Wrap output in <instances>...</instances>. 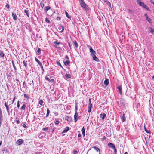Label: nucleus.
<instances>
[{
  "mask_svg": "<svg viewBox=\"0 0 154 154\" xmlns=\"http://www.w3.org/2000/svg\"><path fill=\"white\" fill-rule=\"evenodd\" d=\"M136 2L139 6L143 7L148 11H149L148 6L146 5L143 2H141V0H136Z\"/></svg>",
  "mask_w": 154,
  "mask_h": 154,
  "instance_id": "obj_1",
  "label": "nucleus"
},
{
  "mask_svg": "<svg viewBox=\"0 0 154 154\" xmlns=\"http://www.w3.org/2000/svg\"><path fill=\"white\" fill-rule=\"evenodd\" d=\"M80 4L81 7L86 11H88L89 10V8L88 7L86 4L84 2V0H79Z\"/></svg>",
  "mask_w": 154,
  "mask_h": 154,
  "instance_id": "obj_2",
  "label": "nucleus"
},
{
  "mask_svg": "<svg viewBox=\"0 0 154 154\" xmlns=\"http://www.w3.org/2000/svg\"><path fill=\"white\" fill-rule=\"evenodd\" d=\"M108 146L109 147L113 149L115 151V154H116L117 149L116 148V147L113 143H110L108 144Z\"/></svg>",
  "mask_w": 154,
  "mask_h": 154,
  "instance_id": "obj_3",
  "label": "nucleus"
},
{
  "mask_svg": "<svg viewBox=\"0 0 154 154\" xmlns=\"http://www.w3.org/2000/svg\"><path fill=\"white\" fill-rule=\"evenodd\" d=\"M87 47L89 48L90 52L91 54L92 55L96 54V52L92 49L91 46L88 45Z\"/></svg>",
  "mask_w": 154,
  "mask_h": 154,
  "instance_id": "obj_4",
  "label": "nucleus"
},
{
  "mask_svg": "<svg viewBox=\"0 0 154 154\" xmlns=\"http://www.w3.org/2000/svg\"><path fill=\"white\" fill-rule=\"evenodd\" d=\"M5 106L6 107L8 114V115H10V107L9 105H8L6 102H5L4 104Z\"/></svg>",
  "mask_w": 154,
  "mask_h": 154,
  "instance_id": "obj_5",
  "label": "nucleus"
},
{
  "mask_svg": "<svg viewBox=\"0 0 154 154\" xmlns=\"http://www.w3.org/2000/svg\"><path fill=\"white\" fill-rule=\"evenodd\" d=\"M45 79L46 80L51 83H53L54 82V79H50L47 76H46L45 77Z\"/></svg>",
  "mask_w": 154,
  "mask_h": 154,
  "instance_id": "obj_6",
  "label": "nucleus"
},
{
  "mask_svg": "<svg viewBox=\"0 0 154 154\" xmlns=\"http://www.w3.org/2000/svg\"><path fill=\"white\" fill-rule=\"evenodd\" d=\"M75 113L74 116V122H75L77 121L78 119V118H77L78 113L77 112H75Z\"/></svg>",
  "mask_w": 154,
  "mask_h": 154,
  "instance_id": "obj_7",
  "label": "nucleus"
},
{
  "mask_svg": "<svg viewBox=\"0 0 154 154\" xmlns=\"http://www.w3.org/2000/svg\"><path fill=\"white\" fill-rule=\"evenodd\" d=\"M23 142V140L22 139H19L16 142L17 144L19 145H21Z\"/></svg>",
  "mask_w": 154,
  "mask_h": 154,
  "instance_id": "obj_8",
  "label": "nucleus"
},
{
  "mask_svg": "<svg viewBox=\"0 0 154 154\" xmlns=\"http://www.w3.org/2000/svg\"><path fill=\"white\" fill-rule=\"evenodd\" d=\"M65 120L69 122H70L72 121V118L71 117L69 116H66L65 117Z\"/></svg>",
  "mask_w": 154,
  "mask_h": 154,
  "instance_id": "obj_9",
  "label": "nucleus"
},
{
  "mask_svg": "<svg viewBox=\"0 0 154 154\" xmlns=\"http://www.w3.org/2000/svg\"><path fill=\"white\" fill-rule=\"evenodd\" d=\"M106 116V114L104 113L103 114H101L100 115V117L103 120L104 118Z\"/></svg>",
  "mask_w": 154,
  "mask_h": 154,
  "instance_id": "obj_10",
  "label": "nucleus"
},
{
  "mask_svg": "<svg viewBox=\"0 0 154 154\" xmlns=\"http://www.w3.org/2000/svg\"><path fill=\"white\" fill-rule=\"evenodd\" d=\"M117 88L118 89L119 92L121 94H122V87L121 85L117 87Z\"/></svg>",
  "mask_w": 154,
  "mask_h": 154,
  "instance_id": "obj_11",
  "label": "nucleus"
},
{
  "mask_svg": "<svg viewBox=\"0 0 154 154\" xmlns=\"http://www.w3.org/2000/svg\"><path fill=\"white\" fill-rule=\"evenodd\" d=\"M92 57L93 59L97 62H98L99 61L98 58L96 57L95 54L92 55Z\"/></svg>",
  "mask_w": 154,
  "mask_h": 154,
  "instance_id": "obj_12",
  "label": "nucleus"
},
{
  "mask_svg": "<svg viewBox=\"0 0 154 154\" xmlns=\"http://www.w3.org/2000/svg\"><path fill=\"white\" fill-rule=\"evenodd\" d=\"M92 104H88V112L90 113L91 112V108H92Z\"/></svg>",
  "mask_w": 154,
  "mask_h": 154,
  "instance_id": "obj_13",
  "label": "nucleus"
},
{
  "mask_svg": "<svg viewBox=\"0 0 154 154\" xmlns=\"http://www.w3.org/2000/svg\"><path fill=\"white\" fill-rule=\"evenodd\" d=\"M58 29L59 30H61L60 32L62 33L64 31V27L62 25H60L58 27Z\"/></svg>",
  "mask_w": 154,
  "mask_h": 154,
  "instance_id": "obj_14",
  "label": "nucleus"
},
{
  "mask_svg": "<svg viewBox=\"0 0 154 154\" xmlns=\"http://www.w3.org/2000/svg\"><path fill=\"white\" fill-rule=\"evenodd\" d=\"M12 16L14 20H17V15L14 12H13L12 13Z\"/></svg>",
  "mask_w": 154,
  "mask_h": 154,
  "instance_id": "obj_15",
  "label": "nucleus"
},
{
  "mask_svg": "<svg viewBox=\"0 0 154 154\" xmlns=\"http://www.w3.org/2000/svg\"><path fill=\"white\" fill-rule=\"evenodd\" d=\"M104 84L107 86L109 83V80L108 79H107L105 80L104 82Z\"/></svg>",
  "mask_w": 154,
  "mask_h": 154,
  "instance_id": "obj_16",
  "label": "nucleus"
},
{
  "mask_svg": "<svg viewBox=\"0 0 154 154\" xmlns=\"http://www.w3.org/2000/svg\"><path fill=\"white\" fill-rule=\"evenodd\" d=\"M69 127H66L63 130V131L62 132V133H65L66 132L69 130Z\"/></svg>",
  "mask_w": 154,
  "mask_h": 154,
  "instance_id": "obj_17",
  "label": "nucleus"
},
{
  "mask_svg": "<svg viewBox=\"0 0 154 154\" xmlns=\"http://www.w3.org/2000/svg\"><path fill=\"white\" fill-rule=\"evenodd\" d=\"M104 2L106 3L107 5L109 6L111 8V3L108 1L107 0H104Z\"/></svg>",
  "mask_w": 154,
  "mask_h": 154,
  "instance_id": "obj_18",
  "label": "nucleus"
},
{
  "mask_svg": "<svg viewBox=\"0 0 154 154\" xmlns=\"http://www.w3.org/2000/svg\"><path fill=\"white\" fill-rule=\"evenodd\" d=\"M24 12L26 14V15L28 17H29V11H28L26 10H25L24 11Z\"/></svg>",
  "mask_w": 154,
  "mask_h": 154,
  "instance_id": "obj_19",
  "label": "nucleus"
},
{
  "mask_svg": "<svg viewBox=\"0 0 154 154\" xmlns=\"http://www.w3.org/2000/svg\"><path fill=\"white\" fill-rule=\"evenodd\" d=\"M24 97L26 98L27 100H28L29 98V95L26 94H24Z\"/></svg>",
  "mask_w": 154,
  "mask_h": 154,
  "instance_id": "obj_20",
  "label": "nucleus"
},
{
  "mask_svg": "<svg viewBox=\"0 0 154 154\" xmlns=\"http://www.w3.org/2000/svg\"><path fill=\"white\" fill-rule=\"evenodd\" d=\"M23 63L24 66H25V68L26 69H27V61L23 60Z\"/></svg>",
  "mask_w": 154,
  "mask_h": 154,
  "instance_id": "obj_21",
  "label": "nucleus"
},
{
  "mask_svg": "<svg viewBox=\"0 0 154 154\" xmlns=\"http://www.w3.org/2000/svg\"><path fill=\"white\" fill-rule=\"evenodd\" d=\"M81 131L82 132V134L83 135V136L84 137L85 136V131L84 127H83L82 128Z\"/></svg>",
  "mask_w": 154,
  "mask_h": 154,
  "instance_id": "obj_22",
  "label": "nucleus"
},
{
  "mask_svg": "<svg viewBox=\"0 0 154 154\" xmlns=\"http://www.w3.org/2000/svg\"><path fill=\"white\" fill-rule=\"evenodd\" d=\"M69 63H70V61L69 60H66L64 62V65L66 66H68L69 65Z\"/></svg>",
  "mask_w": 154,
  "mask_h": 154,
  "instance_id": "obj_23",
  "label": "nucleus"
},
{
  "mask_svg": "<svg viewBox=\"0 0 154 154\" xmlns=\"http://www.w3.org/2000/svg\"><path fill=\"white\" fill-rule=\"evenodd\" d=\"M26 105L25 104H23L21 108V109L22 110H24L26 107Z\"/></svg>",
  "mask_w": 154,
  "mask_h": 154,
  "instance_id": "obj_24",
  "label": "nucleus"
},
{
  "mask_svg": "<svg viewBox=\"0 0 154 154\" xmlns=\"http://www.w3.org/2000/svg\"><path fill=\"white\" fill-rule=\"evenodd\" d=\"M73 43L74 45L75 46V47L76 48H77L78 47V45L76 41L75 40L73 42Z\"/></svg>",
  "mask_w": 154,
  "mask_h": 154,
  "instance_id": "obj_25",
  "label": "nucleus"
},
{
  "mask_svg": "<svg viewBox=\"0 0 154 154\" xmlns=\"http://www.w3.org/2000/svg\"><path fill=\"white\" fill-rule=\"evenodd\" d=\"M39 104L43 106L44 105V102L42 100H40L39 101Z\"/></svg>",
  "mask_w": 154,
  "mask_h": 154,
  "instance_id": "obj_26",
  "label": "nucleus"
},
{
  "mask_svg": "<svg viewBox=\"0 0 154 154\" xmlns=\"http://www.w3.org/2000/svg\"><path fill=\"white\" fill-rule=\"evenodd\" d=\"M57 64L61 68H62V69H63V70H65V69H64L63 68V66H62V65H61V64H60V63L58 61H57Z\"/></svg>",
  "mask_w": 154,
  "mask_h": 154,
  "instance_id": "obj_27",
  "label": "nucleus"
},
{
  "mask_svg": "<svg viewBox=\"0 0 154 154\" xmlns=\"http://www.w3.org/2000/svg\"><path fill=\"white\" fill-rule=\"evenodd\" d=\"M5 55V54L4 53L3 51H0V56L2 57H4V56Z\"/></svg>",
  "mask_w": 154,
  "mask_h": 154,
  "instance_id": "obj_28",
  "label": "nucleus"
},
{
  "mask_svg": "<svg viewBox=\"0 0 154 154\" xmlns=\"http://www.w3.org/2000/svg\"><path fill=\"white\" fill-rule=\"evenodd\" d=\"M12 63L13 67L14 68V69L15 71H16L17 69L16 67V66H15V65H14V61L12 60Z\"/></svg>",
  "mask_w": 154,
  "mask_h": 154,
  "instance_id": "obj_29",
  "label": "nucleus"
},
{
  "mask_svg": "<svg viewBox=\"0 0 154 154\" xmlns=\"http://www.w3.org/2000/svg\"><path fill=\"white\" fill-rule=\"evenodd\" d=\"M111 133L110 131H108L106 134V136L108 137H110L111 136Z\"/></svg>",
  "mask_w": 154,
  "mask_h": 154,
  "instance_id": "obj_30",
  "label": "nucleus"
},
{
  "mask_svg": "<svg viewBox=\"0 0 154 154\" xmlns=\"http://www.w3.org/2000/svg\"><path fill=\"white\" fill-rule=\"evenodd\" d=\"M51 9L50 7L49 6H46L44 8V10L45 11H47L48 10H50Z\"/></svg>",
  "mask_w": 154,
  "mask_h": 154,
  "instance_id": "obj_31",
  "label": "nucleus"
},
{
  "mask_svg": "<svg viewBox=\"0 0 154 154\" xmlns=\"http://www.w3.org/2000/svg\"><path fill=\"white\" fill-rule=\"evenodd\" d=\"M35 60L37 62L38 64L40 65L42 64V63L39 61V60L36 57L35 58Z\"/></svg>",
  "mask_w": 154,
  "mask_h": 154,
  "instance_id": "obj_32",
  "label": "nucleus"
},
{
  "mask_svg": "<svg viewBox=\"0 0 154 154\" xmlns=\"http://www.w3.org/2000/svg\"><path fill=\"white\" fill-rule=\"evenodd\" d=\"M65 77L67 79L70 78L71 77V75L70 74H66Z\"/></svg>",
  "mask_w": 154,
  "mask_h": 154,
  "instance_id": "obj_33",
  "label": "nucleus"
},
{
  "mask_svg": "<svg viewBox=\"0 0 154 154\" xmlns=\"http://www.w3.org/2000/svg\"><path fill=\"white\" fill-rule=\"evenodd\" d=\"M149 30L150 32L152 33H153L154 32V30L151 27H149Z\"/></svg>",
  "mask_w": 154,
  "mask_h": 154,
  "instance_id": "obj_34",
  "label": "nucleus"
},
{
  "mask_svg": "<svg viewBox=\"0 0 154 154\" xmlns=\"http://www.w3.org/2000/svg\"><path fill=\"white\" fill-rule=\"evenodd\" d=\"M120 102L121 105L124 106L125 105V102L123 100H121Z\"/></svg>",
  "mask_w": 154,
  "mask_h": 154,
  "instance_id": "obj_35",
  "label": "nucleus"
},
{
  "mask_svg": "<svg viewBox=\"0 0 154 154\" xmlns=\"http://www.w3.org/2000/svg\"><path fill=\"white\" fill-rule=\"evenodd\" d=\"M126 118L124 114H123L122 116V122H124L125 121Z\"/></svg>",
  "mask_w": 154,
  "mask_h": 154,
  "instance_id": "obj_36",
  "label": "nucleus"
},
{
  "mask_svg": "<svg viewBox=\"0 0 154 154\" xmlns=\"http://www.w3.org/2000/svg\"><path fill=\"white\" fill-rule=\"evenodd\" d=\"M146 20L150 23H151V20L150 18H149L148 17H147L146 18Z\"/></svg>",
  "mask_w": 154,
  "mask_h": 154,
  "instance_id": "obj_37",
  "label": "nucleus"
},
{
  "mask_svg": "<svg viewBox=\"0 0 154 154\" xmlns=\"http://www.w3.org/2000/svg\"><path fill=\"white\" fill-rule=\"evenodd\" d=\"M94 149L96 150L97 152H100V149L97 146H94Z\"/></svg>",
  "mask_w": 154,
  "mask_h": 154,
  "instance_id": "obj_38",
  "label": "nucleus"
},
{
  "mask_svg": "<svg viewBox=\"0 0 154 154\" xmlns=\"http://www.w3.org/2000/svg\"><path fill=\"white\" fill-rule=\"evenodd\" d=\"M39 66H40V67L42 69V72H44V69H43V66H42V63Z\"/></svg>",
  "mask_w": 154,
  "mask_h": 154,
  "instance_id": "obj_39",
  "label": "nucleus"
},
{
  "mask_svg": "<svg viewBox=\"0 0 154 154\" xmlns=\"http://www.w3.org/2000/svg\"><path fill=\"white\" fill-rule=\"evenodd\" d=\"M106 136H104L101 139V140L102 141H104L106 140Z\"/></svg>",
  "mask_w": 154,
  "mask_h": 154,
  "instance_id": "obj_40",
  "label": "nucleus"
},
{
  "mask_svg": "<svg viewBox=\"0 0 154 154\" xmlns=\"http://www.w3.org/2000/svg\"><path fill=\"white\" fill-rule=\"evenodd\" d=\"M47 112L46 117H48L50 113V110L48 109H47Z\"/></svg>",
  "mask_w": 154,
  "mask_h": 154,
  "instance_id": "obj_41",
  "label": "nucleus"
},
{
  "mask_svg": "<svg viewBox=\"0 0 154 154\" xmlns=\"http://www.w3.org/2000/svg\"><path fill=\"white\" fill-rule=\"evenodd\" d=\"M65 14H66V17L68 18H70L71 17L70 16H69V15H68V13L66 11H65Z\"/></svg>",
  "mask_w": 154,
  "mask_h": 154,
  "instance_id": "obj_42",
  "label": "nucleus"
},
{
  "mask_svg": "<svg viewBox=\"0 0 154 154\" xmlns=\"http://www.w3.org/2000/svg\"><path fill=\"white\" fill-rule=\"evenodd\" d=\"M45 20L47 23H50V21L47 18H46L45 19Z\"/></svg>",
  "mask_w": 154,
  "mask_h": 154,
  "instance_id": "obj_43",
  "label": "nucleus"
},
{
  "mask_svg": "<svg viewBox=\"0 0 154 154\" xmlns=\"http://www.w3.org/2000/svg\"><path fill=\"white\" fill-rule=\"evenodd\" d=\"M77 110H78V107L76 105L75 106V112H77Z\"/></svg>",
  "mask_w": 154,
  "mask_h": 154,
  "instance_id": "obj_44",
  "label": "nucleus"
},
{
  "mask_svg": "<svg viewBox=\"0 0 154 154\" xmlns=\"http://www.w3.org/2000/svg\"><path fill=\"white\" fill-rule=\"evenodd\" d=\"M48 129L49 128L48 127H45L43 128V130L44 131H47L48 130Z\"/></svg>",
  "mask_w": 154,
  "mask_h": 154,
  "instance_id": "obj_45",
  "label": "nucleus"
},
{
  "mask_svg": "<svg viewBox=\"0 0 154 154\" xmlns=\"http://www.w3.org/2000/svg\"><path fill=\"white\" fill-rule=\"evenodd\" d=\"M40 5L42 8H43L44 6V4L43 3L41 2L40 3Z\"/></svg>",
  "mask_w": 154,
  "mask_h": 154,
  "instance_id": "obj_46",
  "label": "nucleus"
},
{
  "mask_svg": "<svg viewBox=\"0 0 154 154\" xmlns=\"http://www.w3.org/2000/svg\"><path fill=\"white\" fill-rule=\"evenodd\" d=\"M17 107L19 109L20 107V101L19 100L17 102Z\"/></svg>",
  "mask_w": 154,
  "mask_h": 154,
  "instance_id": "obj_47",
  "label": "nucleus"
},
{
  "mask_svg": "<svg viewBox=\"0 0 154 154\" xmlns=\"http://www.w3.org/2000/svg\"><path fill=\"white\" fill-rule=\"evenodd\" d=\"M54 43L55 44H57L58 45H59L60 44V42H58L57 41H55L54 42Z\"/></svg>",
  "mask_w": 154,
  "mask_h": 154,
  "instance_id": "obj_48",
  "label": "nucleus"
},
{
  "mask_svg": "<svg viewBox=\"0 0 154 154\" xmlns=\"http://www.w3.org/2000/svg\"><path fill=\"white\" fill-rule=\"evenodd\" d=\"M78 152L77 150H75L73 152V154H77Z\"/></svg>",
  "mask_w": 154,
  "mask_h": 154,
  "instance_id": "obj_49",
  "label": "nucleus"
},
{
  "mask_svg": "<svg viewBox=\"0 0 154 154\" xmlns=\"http://www.w3.org/2000/svg\"><path fill=\"white\" fill-rule=\"evenodd\" d=\"M41 49L40 48H38V49L37 50V52H38V53H40L41 52Z\"/></svg>",
  "mask_w": 154,
  "mask_h": 154,
  "instance_id": "obj_50",
  "label": "nucleus"
},
{
  "mask_svg": "<svg viewBox=\"0 0 154 154\" xmlns=\"http://www.w3.org/2000/svg\"><path fill=\"white\" fill-rule=\"evenodd\" d=\"M59 123V121H58V120H56L55 122V124L56 125H57Z\"/></svg>",
  "mask_w": 154,
  "mask_h": 154,
  "instance_id": "obj_51",
  "label": "nucleus"
},
{
  "mask_svg": "<svg viewBox=\"0 0 154 154\" xmlns=\"http://www.w3.org/2000/svg\"><path fill=\"white\" fill-rule=\"evenodd\" d=\"M6 7L8 9L10 8L9 7V5L8 4H7L6 5Z\"/></svg>",
  "mask_w": 154,
  "mask_h": 154,
  "instance_id": "obj_52",
  "label": "nucleus"
},
{
  "mask_svg": "<svg viewBox=\"0 0 154 154\" xmlns=\"http://www.w3.org/2000/svg\"><path fill=\"white\" fill-rule=\"evenodd\" d=\"M23 87L24 88L25 87H26V84L25 83V81H24L23 82Z\"/></svg>",
  "mask_w": 154,
  "mask_h": 154,
  "instance_id": "obj_53",
  "label": "nucleus"
},
{
  "mask_svg": "<svg viewBox=\"0 0 154 154\" xmlns=\"http://www.w3.org/2000/svg\"><path fill=\"white\" fill-rule=\"evenodd\" d=\"M57 20H60V18L59 17H57L56 18Z\"/></svg>",
  "mask_w": 154,
  "mask_h": 154,
  "instance_id": "obj_54",
  "label": "nucleus"
},
{
  "mask_svg": "<svg viewBox=\"0 0 154 154\" xmlns=\"http://www.w3.org/2000/svg\"><path fill=\"white\" fill-rule=\"evenodd\" d=\"M145 131L147 133H150L147 130H146L145 128Z\"/></svg>",
  "mask_w": 154,
  "mask_h": 154,
  "instance_id": "obj_55",
  "label": "nucleus"
},
{
  "mask_svg": "<svg viewBox=\"0 0 154 154\" xmlns=\"http://www.w3.org/2000/svg\"><path fill=\"white\" fill-rule=\"evenodd\" d=\"M23 126L25 128H26L27 127L26 125V124H24L23 125Z\"/></svg>",
  "mask_w": 154,
  "mask_h": 154,
  "instance_id": "obj_56",
  "label": "nucleus"
},
{
  "mask_svg": "<svg viewBox=\"0 0 154 154\" xmlns=\"http://www.w3.org/2000/svg\"><path fill=\"white\" fill-rule=\"evenodd\" d=\"M15 98H16L15 97H14V98H13V100H12V103H13L14 102Z\"/></svg>",
  "mask_w": 154,
  "mask_h": 154,
  "instance_id": "obj_57",
  "label": "nucleus"
},
{
  "mask_svg": "<svg viewBox=\"0 0 154 154\" xmlns=\"http://www.w3.org/2000/svg\"><path fill=\"white\" fill-rule=\"evenodd\" d=\"M89 104H92L91 103V99L90 98L89 100Z\"/></svg>",
  "mask_w": 154,
  "mask_h": 154,
  "instance_id": "obj_58",
  "label": "nucleus"
},
{
  "mask_svg": "<svg viewBox=\"0 0 154 154\" xmlns=\"http://www.w3.org/2000/svg\"><path fill=\"white\" fill-rule=\"evenodd\" d=\"M78 136L79 137H80L81 136V135L80 134H78Z\"/></svg>",
  "mask_w": 154,
  "mask_h": 154,
  "instance_id": "obj_59",
  "label": "nucleus"
},
{
  "mask_svg": "<svg viewBox=\"0 0 154 154\" xmlns=\"http://www.w3.org/2000/svg\"><path fill=\"white\" fill-rule=\"evenodd\" d=\"M145 16L146 18L147 17H148V15H147V14H145Z\"/></svg>",
  "mask_w": 154,
  "mask_h": 154,
  "instance_id": "obj_60",
  "label": "nucleus"
},
{
  "mask_svg": "<svg viewBox=\"0 0 154 154\" xmlns=\"http://www.w3.org/2000/svg\"><path fill=\"white\" fill-rule=\"evenodd\" d=\"M128 11L131 13L132 12V11L130 9H129Z\"/></svg>",
  "mask_w": 154,
  "mask_h": 154,
  "instance_id": "obj_61",
  "label": "nucleus"
},
{
  "mask_svg": "<svg viewBox=\"0 0 154 154\" xmlns=\"http://www.w3.org/2000/svg\"><path fill=\"white\" fill-rule=\"evenodd\" d=\"M65 57L66 59H69L68 56L67 55H66L65 56Z\"/></svg>",
  "mask_w": 154,
  "mask_h": 154,
  "instance_id": "obj_62",
  "label": "nucleus"
},
{
  "mask_svg": "<svg viewBox=\"0 0 154 154\" xmlns=\"http://www.w3.org/2000/svg\"><path fill=\"white\" fill-rule=\"evenodd\" d=\"M71 45L69 43V47H70V48H71Z\"/></svg>",
  "mask_w": 154,
  "mask_h": 154,
  "instance_id": "obj_63",
  "label": "nucleus"
},
{
  "mask_svg": "<svg viewBox=\"0 0 154 154\" xmlns=\"http://www.w3.org/2000/svg\"><path fill=\"white\" fill-rule=\"evenodd\" d=\"M17 124H19L20 122L18 120H17Z\"/></svg>",
  "mask_w": 154,
  "mask_h": 154,
  "instance_id": "obj_64",
  "label": "nucleus"
}]
</instances>
